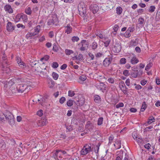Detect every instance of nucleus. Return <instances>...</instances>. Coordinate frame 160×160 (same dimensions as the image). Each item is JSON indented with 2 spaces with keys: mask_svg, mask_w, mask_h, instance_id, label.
Wrapping results in <instances>:
<instances>
[{
  "mask_svg": "<svg viewBox=\"0 0 160 160\" xmlns=\"http://www.w3.org/2000/svg\"><path fill=\"white\" fill-rule=\"evenodd\" d=\"M78 9L80 15L84 17L86 13V8L85 5L83 2H81L78 4Z\"/></svg>",
  "mask_w": 160,
  "mask_h": 160,
  "instance_id": "1",
  "label": "nucleus"
},
{
  "mask_svg": "<svg viewBox=\"0 0 160 160\" xmlns=\"http://www.w3.org/2000/svg\"><path fill=\"white\" fill-rule=\"evenodd\" d=\"M6 119L8 121V122L10 125H12L14 123V117L13 115L9 111L6 110L4 114Z\"/></svg>",
  "mask_w": 160,
  "mask_h": 160,
  "instance_id": "2",
  "label": "nucleus"
},
{
  "mask_svg": "<svg viewBox=\"0 0 160 160\" xmlns=\"http://www.w3.org/2000/svg\"><path fill=\"white\" fill-rule=\"evenodd\" d=\"M89 45V42L88 41L85 40H82L80 42L78 45L80 47L79 49L81 51H84L87 50L88 47Z\"/></svg>",
  "mask_w": 160,
  "mask_h": 160,
  "instance_id": "3",
  "label": "nucleus"
},
{
  "mask_svg": "<svg viewBox=\"0 0 160 160\" xmlns=\"http://www.w3.org/2000/svg\"><path fill=\"white\" fill-rule=\"evenodd\" d=\"M92 151L91 146L88 144L84 146L81 151V154L82 155H85Z\"/></svg>",
  "mask_w": 160,
  "mask_h": 160,
  "instance_id": "4",
  "label": "nucleus"
},
{
  "mask_svg": "<svg viewBox=\"0 0 160 160\" xmlns=\"http://www.w3.org/2000/svg\"><path fill=\"white\" fill-rule=\"evenodd\" d=\"M18 90V92L22 93L25 90H26L28 88L27 85H24L23 84L17 85Z\"/></svg>",
  "mask_w": 160,
  "mask_h": 160,
  "instance_id": "5",
  "label": "nucleus"
},
{
  "mask_svg": "<svg viewBox=\"0 0 160 160\" xmlns=\"http://www.w3.org/2000/svg\"><path fill=\"white\" fill-rule=\"evenodd\" d=\"M96 87L98 89L100 90L103 92H104L106 89V85L102 82L97 83Z\"/></svg>",
  "mask_w": 160,
  "mask_h": 160,
  "instance_id": "6",
  "label": "nucleus"
},
{
  "mask_svg": "<svg viewBox=\"0 0 160 160\" xmlns=\"http://www.w3.org/2000/svg\"><path fill=\"white\" fill-rule=\"evenodd\" d=\"M8 63V62L6 60H3V61L2 62V70L6 73H8L10 72V69H9V67H6L5 66H4L5 64L7 65Z\"/></svg>",
  "mask_w": 160,
  "mask_h": 160,
  "instance_id": "7",
  "label": "nucleus"
},
{
  "mask_svg": "<svg viewBox=\"0 0 160 160\" xmlns=\"http://www.w3.org/2000/svg\"><path fill=\"white\" fill-rule=\"evenodd\" d=\"M11 91L12 93H16L18 92L17 85L15 84L13 82L12 84L10 86L9 91Z\"/></svg>",
  "mask_w": 160,
  "mask_h": 160,
  "instance_id": "8",
  "label": "nucleus"
},
{
  "mask_svg": "<svg viewBox=\"0 0 160 160\" xmlns=\"http://www.w3.org/2000/svg\"><path fill=\"white\" fill-rule=\"evenodd\" d=\"M121 50V46L120 43L115 44L112 48V50L115 52H119Z\"/></svg>",
  "mask_w": 160,
  "mask_h": 160,
  "instance_id": "9",
  "label": "nucleus"
},
{
  "mask_svg": "<svg viewBox=\"0 0 160 160\" xmlns=\"http://www.w3.org/2000/svg\"><path fill=\"white\" fill-rule=\"evenodd\" d=\"M90 10L93 13H96L99 10V7L96 4L91 5L90 7Z\"/></svg>",
  "mask_w": 160,
  "mask_h": 160,
  "instance_id": "10",
  "label": "nucleus"
},
{
  "mask_svg": "<svg viewBox=\"0 0 160 160\" xmlns=\"http://www.w3.org/2000/svg\"><path fill=\"white\" fill-rule=\"evenodd\" d=\"M16 61L19 66L21 68H25L26 67V63H24L21 60L20 58L19 57H17V58Z\"/></svg>",
  "mask_w": 160,
  "mask_h": 160,
  "instance_id": "11",
  "label": "nucleus"
},
{
  "mask_svg": "<svg viewBox=\"0 0 160 160\" xmlns=\"http://www.w3.org/2000/svg\"><path fill=\"white\" fill-rule=\"evenodd\" d=\"M7 29L8 32H12L14 29V27L11 22H8L7 25Z\"/></svg>",
  "mask_w": 160,
  "mask_h": 160,
  "instance_id": "12",
  "label": "nucleus"
},
{
  "mask_svg": "<svg viewBox=\"0 0 160 160\" xmlns=\"http://www.w3.org/2000/svg\"><path fill=\"white\" fill-rule=\"evenodd\" d=\"M12 84V81H11L8 82H5L4 83V88L6 90V91H7L8 89H10V86Z\"/></svg>",
  "mask_w": 160,
  "mask_h": 160,
  "instance_id": "13",
  "label": "nucleus"
},
{
  "mask_svg": "<svg viewBox=\"0 0 160 160\" xmlns=\"http://www.w3.org/2000/svg\"><path fill=\"white\" fill-rule=\"evenodd\" d=\"M112 59L110 58H106L103 61V65L105 67H107L111 63Z\"/></svg>",
  "mask_w": 160,
  "mask_h": 160,
  "instance_id": "14",
  "label": "nucleus"
},
{
  "mask_svg": "<svg viewBox=\"0 0 160 160\" xmlns=\"http://www.w3.org/2000/svg\"><path fill=\"white\" fill-rule=\"evenodd\" d=\"M47 122V120L46 119H43L38 120L37 123L38 126H42L46 125Z\"/></svg>",
  "mask_w": 160,
  "mask_h": 160,
  "instance_id": "15",
  "label": "nucleus"
},
{
  "mask_svg": "<svg viewBox=\"0 0 160 160\" xmlns=\"http://www.w3.org/2000/svg\"><path fill=\"white\" fill-rule=\"evenodd\" d=\"M119 87L123 92H127V90L128 89V88L126 86L123 82L122 81L121 82L120 84Z\"/></svg>",
  "mask_w": 160,
  "mask_h": 160,
  "instance_id": "16",
  "label": "nucleus"
},
{
  "mask_svg": "<svg viewBox=\"0 0 160 160\" xmlns=\"http://www.w3.org/2000/svg\"><path fill=\"white\" fill-rule=\"evenodd\" d=\"M138 23L139 27H142L143 26L145 23L144 19L142 18H139L138 19Z\"/></svg>",
  "mask_w": 160,
  "mask_h": 160,
  "instance_id": "17",
  "label": "nucleus"
},
{
  "mask_svg": "<svg viewBox=\"0 0 160 160\" xmlns=\"http://www.w3.org/2000/svg\"><path fill=\"white\" fill-rule=\"evenodd\" d=\"M4 9L5 11L8 12L10 13H12L13 12V10L11 8L10 5H6L4 7Z\"/></svg>",
  "mask_w": 160,
  "mask_h": 160,
  "instance_id": "18",
  "label": "nucleus"
},
{
  "mask_svg": "<svg viewBox=\"0 0 160 160\" xmlns=\"http://www.w3.org/2000/svg\"><path fill=\"white\" fill-rule=\"evenodd\" d=\"M131 62L133 64L137 63L138 62V60L135 57L134 55H132L131 57Z\"/></svg>",
  "mask_w": 160,
  "mask_h": 160,
  "instance_id": "19",
  "label": "nucleus"
},
{
  "mask_svg": "<svg viewBox=\"0 0 160 160\" xmlns=\"http://www.w3.org/2000/svg\"><path fill=\"white\" fill-rule=\"evenodd\" d=\"M40 76L41 77L43 78H46L48 76V74L47 73V71L46 68H44L43 71H41L40 72Z\"/></svg>",
  "mask_w": 160,
  "mask_h": 160,
  "instance_id": "20",
  "label": "nucleus"
},
{
  "mask_svg": "<svg viewBox=\"0 0 160 160\" xmlns=\"http://www.w3.org/2000/svg\"><path fill=\"white\" fill-rule=\"evenodd\" d=\"M59 151L56 150L55 152L52 153V157L55 160H59V158H58V154L59 153Z\"/></svg>",
  "mask_w": 160,
  "mask_h": 160,
  "instance_id": "21",
  "label": "nucleus"
},
{
  "mask_svg": "<svg viewBox=\"0 0 160 160\" xmlns=\"http://www.w3.org/2000/svg\"><path fill=\"white\" fill-rule=\"evenodd\" d=\"M66 28V29L65 30V32L67 33V34H70L72 30V28L70 26V24H68Z\"/></svg>",
  "mask_w": 160,
  "mask_h": 160,
  "instance_id": "22",
  "label": "nucleus"
},
{
  "mask_svg": "<svg viewBox=\"0 0 160 160\" xmlns=\"http://www.w3.org/2000/svg\"><path fill=\"white\" fill-rule=\"evenodd\" d=\"M94 100L96 102L98 103L101 101V98L99 96L96 95L94 96Z\"/></svg>",
  "mask_w": 160,
  "mask_h": 160,
  "instance_id": "23",
  "label": "nucleus"
},
{
  "mask_svg": "<svg viewBox=\"0 0 160 160\" xmlns=\"http://www.w3.org/2000/svg\"><path fill=\"white\" fill-rule=\"evenodd\" d=\"M147 108V104L145 102H144L142 105L141 108V112H143L144 111L145 109Z\"/></svg>",
  "mask_w": 160,
  "mask_h": 160,
  "instance_id": "24",
  "label": "nucleus"
},
{
  "mask_svg": "<svg viewBox=\"0 0 160 160\" xmlns=\"http://www.w3.org/2000/svg\"><path fill=\"white\" fill-rule=\"evenodd\" d=\"M116 10L117 13L118 14L120 15L122 13V9L121 7H118L116 8Z\"/></svg>",
  "mask_w": 160,
  "mask_h": 160,
  "instance_id": "25",
  "label": "nucleus"
},
{
  "mask_svg": "<svg viewBox=\"0 0 160 160\" xmlns=\"http://www.w3.org/2000/svg\"><path fill=\"white\" fill-rule=\"evenodd\" d=\"M55 19L54 20L53 18L49 19L48 22V25H49L54 24L55 22Z\"/></svg>",
  "mask_w": 160,
  "mask_h": 160,
  "instance_id": "26",
  "label": "nucleus"
},
{
  "mask_svg": "<svg viewBox=\"0 0 160 160\" xmlns=\"http://www.w3.org/2000/svg\"><path fill=\"white\" fill-rule=\"evenodd\" d=\"M5 118L4 114L2 115H0V123H2L4 122L5 121Z\"/></svg>",
  "mask_w": 160,
  "mask_h": 160,
  "instance_id": "27",
  "label": "nucleus"
},
{
  "mask_svg": "<svg viewBox=\"0 0 160 160\" xmlns=\"http://www.w3.org/2000/svg\"><path fill=\"white\" fill-rule=\"evenodd\" d=\"M93 50L96 49L98 47V44L96 42H94L91 46Z\"/></svg>",
  "mask_w": 160,
  "mask_h": 160,
  "instance_id": "28",
  "label": "nucleus"
},
{
  "mask_svg": "<svg viewBox=\"0 0 160 160\" xmlns=\"http://www.w3.org/2000/svg\"><path fill=\"white\" fill-rule=\"evenodd\" d=\"M155 120V119L153 117H152V116L150 117L149 118L147 122L148 124H150L151 123H152V122H154V121L153 120Z\"/></svg>",
  "mask_w": 160,
  "mask_h": 160,
  "instance_id": "29",
  "label": "nucleus"
},
{
  "mask_svg": "<svg viewBox=\"0 0 160 160\" xmlns=\"http://www.w3.org/2000/svg\"><path fill=\"white\" fill-rule=\"evenodd\" d=\"M152 63L150 62L149 63L146 67L145 70L147 71H149V69L152 66Z\"/></svg>",
  "mask_w": 160,
  "mask_h": 160,
  "instance_id": "30",
  "label": "nucleus"
},
{
  "mask_svg": "<svg viewBox=\"0 0 160 160\" xmlns=\"http://www.w3.org/2000/svg\"><path fill=\"white\" fill-rule=\"evenodd\" d=\"M103 121V118L102 117H100L98 119V125H101Z\"/></svg>",
  "mask_w": 160,
  "mask_h": 160,
  "instance_id": "31",
  "label": "nucleus"
},
{
  "mask_svg": "<svg viewBox=\"0 0 160 160\" xmlns=\"http://www.w3.org/2000/svg\"><path fill=\"white\" fill-rule=\"evenodd\" d=\"M73 100L70 99L69 100L67 103V105L68 107H71L73 105Z\"/></svg>",
  "mask_w": 160,
  "mask_h": 160,
  "instance_id": "32",
  "label": "nucleus"
},
{
  "mask_svg": "<svg viewBox=\"0 0 160 160\" xmlns=\"http://www.w3.org/2000/svg\"><path fill=\"white\" fill-rule=\"evenodd\" d=\"M73 53V51L71 50L66 49L65 50V53L67 55H70Z\"/></svg>",
  "mask_w": 160,
  "mask_h": 160,
  "instance_id": "33",
  "label": "nucleus"
},
{
  "mask_svg": "<svg viewBox=\"0 0 160 160\" xmlns=\"http://www.w3.org/2000/svg\"><path fill=\"white\" fill-rule=\"evenodd\" d=\"M79 40V38L78 36H73L71 39L73 42H78Z\"/></svg>",
  "mask_w": 160,
  "mask_h": 160,
  "instance_id": "34",
  "label": "nucleus"
},
{
  "mask_svg": "<svg viewBox=\"0 0 160 160\" xmlns=\"http://www.w3.org/2000/svg\"><path fill=\"white\" fill-rule=\"evenodd\" d=\"M52 76L53 77V78L55 80H57L58 78V74L54 72H52Z\"/></svg>",
  "mask_w": 160,
  "mask_h": 160,
  "instance_id": "35",
  "label": "nucleus"
},
{
  "mask_svg": "<svg viewBox=\"0 0 160 160\" xmlns=\"http://www.w3.org/2000/svg\"><path fill=\"white\" fill-rule=\"evenodd\" d=\"M25 12L26 14L30 15L31 13V8L29 7L25 9Z\"/></svg>",
  "mask_w": 160,
  "mask_h": 160,
  "instance_id": "36",
  "label": "nucleus"
},
{
  "mask_svg": "<svg viewBox=\"0 0 160 160\" xmlns=\"http://www.w3.org/2000/svg\"><path fill=\"white\" fill-rule=\"evenodd\" d=\"M118 28H119V26H118V25L117 24H115L114 25V28H113V29L114 30V32H115V33H114V34H116V32H117V31L118 30Z\"/></svg>",
  "mask_w": 160,
  "mask_h": 160,
  "instance_id": "37",
  "label": "nucleus"
},
{
  "mask_svg": "<svg viewBox=\"0 0 160 160\" xmlns=\"http://www.w3.org/2000/svg\"><path fill=\"white\" fill-rule=\"evenodd\" d=\"M155 8L154 6H152L150 7V8L149 9V11L150 12H154Z\"/></svg>",
  "mask_w": 160,
  "mask_h": 160,
  "instance_id": "38",
  "label": "nucleus"
},
{
  "mask_svg": "<svg viewBox=\"0 0 160 160\" xmlns=\"http://www.w3.org/2000/svg\"><path fill=\"white\" fill-rule=\"evenodd\" d=\"M75 94V93H74V91H72L71 90H69L68 92V95L70 97H72L74 96Z\"/></svg>",
  "mask_w": 160,
  "mask_h": 160,
  "instance_id": "39",
  "label": "nucleus"
},
{
  "mask_svg": "<svg viewBox=\"0 0 160 160\" xmlns=\"http://www.w3.org/2000/svg\"><path fill=\"white\" fill-rule=\"evenodd\" d=\"M40 28V26H37V27L35 28V32H36L37 34H38V32H39Z\"/></svg>",
  "mask_w": 160,
  "mask_h": 160,
  "instance_id": "40",
  "label": "nucleus"
},
{
  "mask_svg": "<svg viewBox=\"0 0 160 160\" xmlns=\"http://www.w3.org/2000/svg\"><path fill=\"white\" fill-rule=\"evenodd\" d=\"M126 62V59L125 58H121L120 61V63L121 64H124Z\"/></svg>",
  "mask_w": 160,
  "mask_h": 160,
  "instance_id": "41",
  "label": "nucleus"
},
{
  "mask_svg": "<svg viewBox=\"0 0 160 160\" xmlns=\"http://www.w3.org/2000/svg\"><path fill=\"white\" fill-rule=\"evenodd\" d=\"M66 98L64 97H61L59 100V102L61 104H62L65 101Z\"/></svg>",
  "mask_w": 160,
  "mask_h": 160,
  "instance_id": "42",
  "label": "nucleus"
},
{
  "mask_svg": "<svg viewBox=\"0 0 160 160\" xmlns=\"http://www.w3.org/2000/svg\"><path fill=\"white\" fill-rule=\"evenodd\" d=\"M21 79L19 78H17L15 81V82H13L15 84L18 85V83L20 82H21Z\"/></svg>",
  "mask_w": 160,
  "mask_h": 160,
  "instance_id": "43",
  "label": "nucleus"
},
{
  "mask_svg": "<svg viewBox=\"0 0 160 160\" xmlns=\"http://www.w3.org/2000/svg\"><path fill=\"white\" fill-rule=\"evenodd\" d=\"M123 74L125 76H128L130 74V73L128 70H126L123 71Z\"/></svg>",
  "mask_w": 160,
  "mask_h": 160,
  "instance_id": "44",
  "label": "nucleus"
},
{
  "mask_svg": "<svg viewBox=\"0 0 160 160\" xmlns=\"http://www.w3.org/2000/svg\"><path fill=\"white\" fill-rule=\"evenodd\" d=\"M123 106H124V104L123 103H122V102H120V103H119L118 104L116 105V107L118 108H119L120 107H122Z\"/></svg>",
  "mask_w": 160,
  "mask_h": 160,
  "instance_id": "45",
  "label": "nucleus"
},
{
  "mask_svg": "<svg viewBox=\"0 0 160 160\" xmlns=\"http://www.w3.org/2000/svg\"><path fill=\"white\" fill-rule=\"evenodd\" d=\"M58 66V64L57 62H54L52 63V67L55 68H57Z\"/></svg>",
  "mask_w": 160,
  "mask_h": 160,
  "instance_id": "46",
  "label": "nucleus"
},
{
  "mask_svg": "<svg viewBox=\"0 0 160 160\" xmlns=\"http://www.w3.org/2000/svg\"><path fill=\"white\" fill-rule=\"evenodd\" d=\"M151 146V145L149 143H147L144 145V147L146 149H149L150 148Z\"/></svg>",
  "mask_w": 160,
  "mask_h": 160,
  "instance_id": "47",
  "label": "nucleus"
},
{
  "mask_svg": "<svg viewBox=\"0 0 160 160\" xmlns=\"http://www.w3.org/2000/svg\"><path fill=\"white\" fill-rule=\"evenodd\" d=\"M37 114L40 117H41L43 114L42 110H40L37 112Z\"/></svg>",
  "mask_w": 160,
  "mask_h": 160,
  "instance_id": "48",
  "label": "nucleus"
},
{
  "mask_svg": "<svg viewBox=\"0 0 160 160\" xmlns=\"http://www.w3.org/2000/svg\"><path fill=\"white\" fill-rule=\"evenodd\" d=\"M122 154L118 155L116 158V160H121L122 158Z\"/></svg>",
  "mask_w": 160,
  "mask_h": 160,
  "instance_id": "49",
  "label": "nucleus"
},
{
  "mask_svg": "<svg viewBox=\"0 0 160 160\" xmlns=\"http://www.w3.org/2000/svg\"><path fill=\"white\" fill-rule=\"evenodd\" d=\"M134 30V28L129 27L127 30V33H128V32H132Z\"/></svg>",
  "mask_w": 160,
  "mask_h": 160,
  "instance_id": "50",
  "label": "nucleus"
},
{
  "mask_svg": "<svg viewBox=\"0 0 160 160\" xmlns=\"http://www.w3.org/2000/svg\"><path fill=\"white\" fill-rule=\"evenodd\" d=\"M137 141L138 144H141L142 143L143 140L142 138H138Z\"/></svg>",
  "mask_w": 160,
  "mask_h": 160,
  "instance_id": "51",
  "label": "nucleus"
},
{
  "mask_svg": "<svg viewBox=\"0 0 160 160\" xmlns=\"http://www.w3.org/2000/svg\"><path fill=\"white\" fill-rule=\"evenodd\" d=\"M49 87L50 88H52L54 86L55 83L54 82H51V83H49Z\"/></svg>",
  "mask_w": 160,
  "mask_h": 160,
  "instance_id": "52",
  "label": "nucleus"
},
{
  "mask_svg": "<svg viewBox=\"0 0 160 160\" xmlns=\"http://www.w3.org/2000/svg\"><path fill=\"white\" fill-rule=\"evenodd\" d=\"M101 145V143L100 142H99L98 143L97 145H96V149H97V151L95 150V152L96 153H98V150L99 149V147H100V145Z\"/></svg>",
  "mask_w": 160,
  "mask_h": 160,
  "instance_id": "53",
  "label": "nucleus"
},
{
  "mask_svg": "<svg viewBox=\"0 0 160 160\" xmlns=\"http://www.w3.org/2000/svg\"><path fill=\"white\" fill-rule=\"evenodd\" d=\"M67 67V65L66 64H64L61 66V67L60 68L62 70H64Z\"/></svg>",
  "mask_w": 160,
  "mask_h": 160,
  "instance_id": "54",
  "label": "nucleus"
},
{
  "mask_svg": "<svg viewBox=\"0 0 160 160\" xmlns=\"http://www.w3.org/2000/svg\"><path fill=\"white\" fill-rule=\"evenodd\" d=\"M78 58L79 60L80 61L82 60L83 59V55L81 54H79L78 55Z\"/></svg>",
  "mask_w": 160,
  "mask_h": 160,
  "instance_id": "55",
  "label": "nucleus"
},
{
  "mask_svg": "<svg viewBox=\"0 0 160 160\" xmlns=\"http://www.w3.org/2000/svg\"><path fill=\"white\" fill-rule=\"evenodd\" d=\"M86 77L84 75H82L80 77V79L82 81H85L86 79Z\"/></svg>",
  "mask_w": 160,
  "mask_h": 160,
  "instance_id": "56",
  "label": "nucleus"
},
{
  "mask_svg": "<svg viewBox=\"0 0 160 160\" xmlns=\"http://www.w3.org/2000/svg\"><path fill=\"white\" fill-rule=\"evenodd\" d=\"M32 36V33L30 32H28V33L27 34V35L26 36V38L27 39H28L29 38Z\"/></svg>",
  "mask_w": 160,
  "mask_h": 160,
  "instance_id": "57",
  "label": "nucleus"
},
{
  "mask_svg": "<svg viewBox=\"0 0 160 160\" xmlns=\"http://www.w3.org/2000/svg\"><path fill=\"white\" fill-rule=\"evenodd\" d=\"M49 58V56L48 55H46L43 58H42L41 60L44 59L45 61H47Z\"/></svg>",
  "mask_w": 160,
  "mask_h": 160,
  "instance_id": "58",
  "label": "nucleus"
},
{
  "mask_svg": "<svg viewBox=\"0 0 160 160\" xmlns=\"http://www.w3.org/2000/svg\"><path fill=\"white\" fill-rule=\"evenodd\" d=\"M116 144H117L118 146L119 147L118 148H119L121 147V142L120 140H118L116 142Z\"/></svg>",
  "mask_w": 160,
  "mask_h": 160,
  "instance_id": "59",
  "label": "nucleus"
},
{
  "mask_svg": "<svg viewBox=\"0 0 160 160\" xmlns=\"http://www.w3.org/2000/svg\"><path fill=\"white\" fill-rule=\"evenodd\" d=\"M125 83L127 86H129L130 85V81L129 79H127Z\"/></svg>",
  "mask_w": 160,
  "mask_h": 160,
  "instance_id": "60",
  "label": "nucleus"
},
{
  "mask_svg": "<svg viewBox=\"0 0 160 160\" xmlns=\"http://www.w3.org/2000/svg\"><path fill=\"white\" fill-rule=\"evenodd\" d=\"M108 81L111 83H113L114 82V80L112 78H109L108 79Z\"/></svg>",
  "mask_w": 160,
  "mask_h": 160,
  "instance_id": "61",
  "label": "nucleus"
},
{
  "mask_svg": "<svg viewBox=\"0 0 160 160\" xmlns=\"http://www.w3.org/2000/svg\"><path fill=\"white\" fill-rule=\"evenodd\" d=\"M110 42V40H108L105 42L104 43V46L106 47H107L109 45Z\"/></svg>",
  "mask_w": 160,
  "mask_h": 160,
  "instance_id": "62",
  "label": "nucleus"
},
{
  "mask_svg": "<svg viewBox=\"0 0 160 160\" xmlns=\"http://www.w3.org/2000/svg\"><path fill=\"white\" fill-rule=\"evenodd\" d=\"M17 26L18 28H19L20 27L22 28H25V26L21 24H18L17 25Z\"/></svg>",
  "mask_w": 160,
  "mask_h": 160,
  "instance_id": "63",
  "label": "nucleus"
},
{
  "mask_svg": "<svg viewBox=\"0 0 160 160\" xmlns=\"http://www.w3.org/2000/svg\"><path fill=\"white\" fill-rule=\"evenodd\" d=\"M113 139V137L112 136H110L109 138V143L111 144Z\"/></svg>",
  "mask_w": 160,
  "mask_h": 160,
  "instance_id": "64",
  "label": "nucleus"
}]
</instances>
